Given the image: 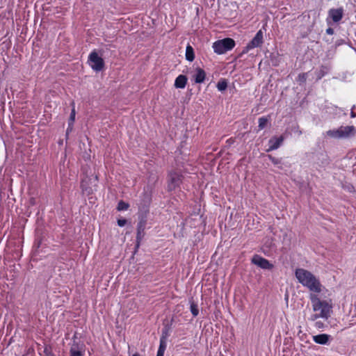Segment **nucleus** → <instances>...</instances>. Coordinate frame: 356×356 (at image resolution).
Returning a JSON list of instances; mask_svg holds the SVG:
<instances>
[{
    "mask_svg": "<svg viewBox=\"0 0 356 356\" xmlns=\"http://www.w3.org/2000/svg\"><path fill=\"white\" fill-rule=\"evenodd\" d=\"M323 293H309V298L311 301L312 308L314 312L309 317V321H316L318 318L327 320L332 313V302L331 299H323L321 296Z\"/></svg>",
    "mask_w": 356,
    "mask_h": 356,
    "instance_id": "f257e3e1",
    "label": "nucleus"
},
{
    "mask_svg": "<svg viewBox=\"0 0 356 356\" xmlns=\"http://www.w3.org/2000/svg\"><path fill=\"white\" fill-rule=\"evenodd\" d=\"M295 276L298 282L309 291V293H324L325 287L321 283L319 279L310 271L299 268L295 271Z\"/></svg>",
    "mask_w": 356,
    "mask_h": 356,
    "instance_id": "f03ea898",
    "label": "nucleus"
},
{
    "mask_svg": "<svg viewBox=\"0 0 356 356\" xmlns=\"http://www.w3.org/2000/svg\"><path fill=\"white\" fill-rule=\"evenodd\" d=\"M355 128L353 126L340 127L337 129L329 130L327 136L334 138H345L354 136Z\"/></svg>",
    "mask_w": 356,
    "mask_h": 356,
    "instance_id": "7ed1b4c3",
    "label": "nucleus"
},
{
    "mask_svg": "<svg viewBox=\"0 0 356 356\" xmlns=\"http://www.w3.org/2000/svg\"><path fill=\"white\" fill-rule=\"evenodd\" d=\"M235 46L233 39L227 38L218 40L213 44V49L215 53L222 54L232 49Z\"/></svg>",
    "mask_w": 356,
    "mask_h": 356,
    "instance_id": "20e7f679",
    "label": "nucleus"
},
{
    "mask_svg": "<svg viewBox=\"0 0 356 356\" xmlns=\"http://www.w3.org/2000/svg\"><path fill=\"white\" fill-rule=\"evenodd\" d=\"M88 63L92 69L96 72L101 71L104 66L103 58L99 56L95 51L90 54L88 56Z\"/></svg>",
    "mask_w": 356,
    "mask_h": 356,
    "instance_id": "39448f33",
    "label": "nucleus"
},
{
    "mask_svg": "<svg viewBox=\"0 0 356 356\" xmlns=\"http://www.w3.org/2000/svg\"><path fill=\"white\" fill-rule=\"evenodd\" d=\"M181 182V175L177 172H171L169 174L168 189L175 190Z\"/></svg>",
    "mask_w": 356,
    "mask_h": 356,
    "instance_id": "423d86ee",
    "label": "nucleus"
},
{
    "mask_svg": "<svg viewBox=\"0 0 356 356\" xmlns=\"http://www.w3.org/2000/svg\"><path fill=\"white\" fill-rule=\"evenodd\" d=\"M263 43V32L259 30L253 38V39L248 44L246 51L259 47Z\"/></svg>",
    "mask_w": 356,
    "mask_h": 356,
    "instance_id": "0eeeda50",
    "label": "nucleus"
},
{
    "mask_svg": "<svg viewBox=\"0 0 356 356\" xmlns=\"http://www.w3.org/2000/svg\"><path fill=\"white\" fill-rule=\"evenodd\" d=\"M252 262L263 269H271L273 266L267 259L259 255H254L252 259Z\"/></svg>",
    "mask_w": 356,
    "mask_h": 356,
    "instance_id": "6e6552de",
    "label": "nucleus"
},
{
    "mask_svg": "<svg viewBox=\"0 0 356 356\" xmlns=\"http://www.w3.org/2000/svg\"><path fill=\"white\" fill-rule=\"evenodd\" d=\"M343 15V10L342 8H332L328 11V17L335 23L339 22L342 19Z\"/></svg>",
    "mask_w": 356,
    "mask_h": 356,
    "instance_id": "1a4fd4ad",
    "label": "nucleus"
},
{
    "mask_svg": "<svg viewBox=\"0 0 356 356\" xmlns=\"http://www.w3.org/2000/svg\"><path fill=\"white\" fill-rule=\"evenodd\" d=\"M284 141V137H273L268 141V152L277 149L280 147V146L282 144Z\"/></svg>",
    "mask_w": 356,
    "mask_h": 356,
    "instance_id": "9d476101",
    "label": "nucleus"
},
{
    "mask_svg": "<svg viewBox=\"0 0 356 356\" xmlns=\"http://www.w3.org/2000/svg\"><path fill=\"white\" fill-rule=\"evenodd\" d=\"M330 336L327 334H321L312 337L313 341L321 345L327 344L330 341Z\"/></svg>",
    "mask_w": 356,
    "mask_h": 356,
    "instance_id": "9b49d317",
    "label": "nucleus"
},
{
    "mask_svg": "<svg viewBox=\"0 0 356 356\" xmlns=\"http://www.w3.org/2000/svg\"><path fill=\"white\" fill-rule=\"evenodd\" d=\"M187 81L188 79L185 75L180 74L176 78L174 86L176 88L183 89L186 87Z\"/></svg>",
    "mask_w": 356,
    "mask_h": 356,
    "instance_id": "f8f14e48",
    "label": "nucleus"
},
{
    "mask_svg": "<svg viewBox=\"0 0 356 356\" xmlns=\"http://www.w3.org/2000/svg\"><path fill=\"white\" fill-rule=\"evenodd\" d=\"M206 74L205 72L200 68H197L193 74V79L195 83H200L204 82L205 79Z\"/></svg>",
    "mask_w": 356,
    "mask_h": 356,
    "instance_id": "ddd939ff",
    "label": "nucleus"
},
{
    "mask_svg": "<svg viewBox=\"0 0 356 356\" xmlns=\"http://www.w3.org/2000/svg\"><path fill=\"white\" fill-rule=\"evenodd\" d=\"M167 347V343L165 338L163 337L160 339L159 347L157 351L156 356H163L165 350Z\"/></svg>",
    "mask_w": 356,
    "mask_h": 356,
    "instance_id": "4468645a",
    "label": "nucleus"
},
{
    "mask_svg": "<svg viewBox=\"0 0 356 356\" xmlns=\"http://www.w3.org/2000/svg\"><path fill=\"white\" fill-rule=\"evenodd\" d=\"M186 58L189 61H193L195 58L193 49L191 45L186 47Z\"/></svg>",
    "mask_w": 356,
    "mask_h": 356,
    "instance_id": "2eb2a0df",
    "label": "nucleus"
},
{
    "mask_svg": "<svg viewBox=\"0 0 356 356\" xmlns=\"http://www.w3.org/2000/svg\"><path fill=\"white\" fill-rule=\"evenodd\" d=\"M190 309L193 316H197L198 315L199 309L197 305L195 302H191Z\"/></svg>",
    "mask_w": 356,
    "mask_h": 356,
    "instance_id": "dca6fc26",
    "label": "nucleus"
},
{
    "mask_svg": "<svg viewBox=\"0 0 356 356\" xmlns=\"http://www.w3.org/2000/svg\"><path fill=\"white\" fill-rule=\"evenodd\" d=\"M227 87V83L225 79L218 81V83L217 84L218 90L221 92L225 90Z\"/></svg>",
    "mask_w": 356,
    "mask_h": 356,
    "instance_id": "f3484780",
    "label": "nucleus"
},
{
    "mask_svg": "<svg viewBox=\"0 0 356 356\" xmlns=\"http://www.w3.org/2000/svg\"><path fill=\"white\" fill-rule=\"evenodd\" d=\"M129 207V204L121 200L118 202L117 209L118 211H126L128 209Z\"/></svg>",
    "mask_w": 356,
    "mask_h": 356,
    "instance_id": "a211bd4d",
    "label": "nucleus"
},
{
    "mask_svg": "<svg viewBox=\"0 0 356 356\" xmlns=\"http://www.w3.org/2000/svg\"><path fill=\"white\" fill-rule=\"evenodd\" d=\"M268 123V119L266 118L262 117L259 119V129L260 130L264 129Z\"/></svg>",
    "mask_w": 356,
    "mask_h": 356,
    "instance_id": "6ab92c4d",
    "label": "nucleus"
},
{
    "mask_svg": "<svg viewBox=\"0 0 356 356\" xmlns=\"http://www.w3.org/2000/svg\"><path fill=\"white\" fill-rule=\"evenodd\" d=\"M72 104H74V103ZM75 115H76V113H75L74 105H73V108L72 109V112L70 113V120H69V127L72 126V124L74 122V120H75Z\"/></svg>",
    "mask_w": 356,
    "mask_h": 356,
    "instance_id": "aec40b11",
    "label": "nucleus"
},
{
    "mask_svg": "<svg viewBox=\"0 0 356 356\" xmlns=\"http://www.w3.org/2000/svg\"><path fill=\"white\" fill-rule=\"evenodd\" d=\"M144 223L140 221L139 222L138 225V232H137V239L139 240L141 237V232H143L144 230Z\"/></svg>",
    "mask_w": 356,
    "mask_h": 356,
    "instance_id": "412c9836",
    "label": "nucleus"
},
{
    "mask_svg": "<svg viewBox=\"0 0 356 356\" xmlns=\"http://www.w3.org/2000/svg\"><path fill=\"white\" fill-rule=\"evenodd\" d=\"M307 78V73L300 74L298 76L297 81L301 84L304 83Z\"/></svg>",
    "mask_w": 356,
    "mask_h": 356,
    "instance_id": "4be33fe9",
    "label": "nucleus"
},
{
    "mask_svg": "<svg viewBox=\"0 0 356 356\" xmlns=\"http://www.w3.org/2000/svg\"><path fill=\"white\" fill-rule=\"evenodd\" d=\"M268 158L275 166L282 164V160L280 159H276L270 155L268 156Z\"/></svg>",
    "mask_w": 356,
    "mask_h": 356,
    "instance_id": "5701e85b",
    "label": "nucleus"
},
{
    "mask_svg": "<svg viewBox=\"0 0 356 356\" xmlns=\"http://www.w3.org/2000/svg\"><path fill=\"white\" fill-rule=\"evenodd\" d=\"M70 356H82V355L78 350H71V351H70Z\"/></svg>",
    "mask_w": 356,
    "mask_h": 356,
    "instance_id": "b1692460",
    "label": "nucleus"
},
{
    "mask_svg": "<svg viewBox=\"0 0 356 356\" xmlns=\"http://www.w3.org/2000/svg\"><path fill=\"white\" fill-rule=\"evenodd\" d=\"M126 223H127V220H125V219H118V225L120 227L124 226L126 225Z\"/></svg>",
    "mask_w": 356,
    "mask_h": 356,
    "instance_id": "393cba45",
    "label": "nucleus"
},
{
    "mask_svg": "<svg viewBox=\"0 0 356 356\" xmlns=\"http://www.w3.org/2000/svg\"><path fill=\"white\" fill-rule=\"evenodd\" d=\"M315 327L317 328H323V323L321 321H316L315 323Z\"/></svg>",
    "mask_w": 356,
    "mask_h": 356,
    "instance_id": "a878e982",
    "label": "nucleus"
},
{
    "mask_svg": "<svg viewBox=\"0 0 356 356\" xmlns=\"http://www.w3.org/2000/svg\"><path fill=\"white\" fill-rule=\"evenodd\" d=\"M355 106L354 105L352 108H351V112H350V117L351 118H355L356 117V113L353 111V110L355 109Z\"/></svg>",
    "mask_w": 356,
    "mask_h": 356,
    "instance_id": "bb28decb",
    "label": "nucleus"
},
{
    "mask_svg": "<svg viewBox=\"0 0 356 356\" xmlns=\"http://www.w3.org/2000/svg\"><path fill=\"white\" fill-rule=\"evenodd\" d=\"M326 33L328 35H332L334 33V30L332 28H328L326 29Z\"/></svg>",
    "mask_w": 356,
    "mask_h": 356,
    "instance_id": "cd10ccee",
    "label": "nucleus"
},
{
    "mask_svg": "<svg viewBox=\"0 0 356 356\" xmlns=\"http://www.w3.org/2000/svg\"><path fill=\"white\" fill-rule=\"evenodd\" d=\"M278 168L282 170L283 169V167H282V164H280V165H276Z\"/></svg>",
    "mask_w": 356,
    "mask_h": 356,
    "instance_id": "c85d7f7f",
    "label": "nucleus"
},
{
    "mask_svg": "<svg viewBox=\"0 0 356 356\" xmlns=\"http://www.w3.org/2000/svg\"><path fill=\"white\" fill-rule=\"evenodd\" d=\"M132 356H140V355L138 353H134Z\"/></svg>",
    "mask_w": 356,
    "mask_h": 356,
    "instance_id": "c756f323",
    "label": "nucleus"
}]
</instances>
